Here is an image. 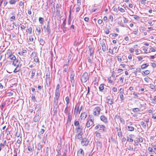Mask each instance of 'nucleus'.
Returning <instances> with one entry per match:
<instances>
[{"instance_id": "nucleus-1", "label": "nucleus", "mask_w": 156, "mask_h": 156, "mask_svg": "<svg viewBox=\"0 0 156 156\" xmlns=\"http://www.w3.org/2000/svg\"><path fill=\"white\" fill-rule=\"evenodd\" d=\"M60 97L59 91H55V97L54 98L53 111L54 113H57V109L58 108V100Z\"/></svg>"}, {"instance_id": "nucleus-2", "label": "nucleus", "mask_w": 156, "mask_h": 156, "mask_svg": "<svg viewBox=\"0 0 156 156\" xmlns=\"http://www.w3.org/2000/svg\"><path fill=\"white\" fill-rule=\"evenodd\" d=\"M94 119L93 116L92 115H89V117L87 119V121L86 124V126L89 128L90 126L92 127L94 126Z\"/></svg>"}, {"instance_id": "nucleus-3", "label": "nucleus", "mask_w": 156, "mask_h": 156, "mask_svg": "<svg viewBox=\"0 0 156 156\" xmlns=\"http://www.w3.org/2000/svg\"><path fill=\"white\" fill-rule=\"evenodd\" d=\"M81 80L82 82L85 83L89 80V76L87 72L84 73L81 76Z\"/></svg>"}, {"instance_id": "nucleus-4", "label": "nucleus", "mask_w": 156, "mask_h": 156, "mask_svg": "<svg viewBox=\"0 0 156 156\" xmlns=\"http://www.w3.org/2000/svg\"><path fill=\"white\" fill-rule=\"evenodd\" d=\"M101 110L99 106L95 107L93 110V114L94 116H98L100 114Z\"/></svg>"}, {"instance_id": "nucleus-5", "label": "nucleus", "mask_w": 156, "mask_h": 156, "mask_svg": "<svg viewBox=\"0 0 156 156\" xmlns=\"http://www.w3.org/2000/svg\"><path fill=\"white\" fill-rule=\"evenodd\" d=\"M43 28L45 32L47 33L48 34H49L51 33L50 26V23L48 22L47 23V27L44 26Z\"/></svg>"}, {"instance_id": "nucleus-6", "label": "nucleus", "mask_w": 156, "mask_h": 156, "mask_svg": "<svg viewBox=\"0 0 156 156\" xmlns=\"http://www.w3.org/2000/svg\"><path fill=\"white\" fill-rule=\"evenodd\" d=\"M95 129L96 130H102L103 131H105V127L103 125L98 124L95 127Z\"/></svg>"}, {"instance_id": "nucleus-7", "label": "nucleus", "mask_w": 156, "mask_h": 156, "mask_svg": "<svg viewBox=\"0 0 156 156\" xmlns=\"http://www.w3.org/2000/svg\"><path fill=\"white\" fill-rule=\"evenodd\" d=\"M89 140L86 138H84L82 139L81 141V144L83 146H87L88 144Z\"/></svg>"}, {"instance_id": "nucleus-8", "label": "nucleus", "mask_w": 156, "mask_h": 156, "mask_svg": "<svg viewBox=\"0 0 156 156\" xmlns=\"http://www.w3.org/2000/svg\"><path fill=\"white\" fill-rule=\"evenodd\" d=\"M72 116L71 114H70V113H68V119L67 123L66 124V127L69 126L70 124V122L72 119Z\"/></svg>"}, {"instance_id": "nucleus-9", "label": "nucleus", "mask_w": 156, "mask_h": 156, "mask_svg": "<svg viewBox=\"0 0 156 156\" xmlns=\"http://www.w3.org/2000/svg\"><path fill=\"white\" fill-rule=\"evenodd\" d=\"M83 127L82 125L79 126L75 129L76 133H83Z\"/></svg>"}, {"instance_id": "nucleus-10", "label": "nucleus", "mask_w": 156, "mask_h": 156, "mask_svg": "<svg viewBox=\"0 0 156 156\" xmlns=\"http://www.w3.org/2000/svg\"><path fill=\"white\" fill-rule=\"evenodd\" d=\"M78 156H84V152L83 150L80 148L77 151Z\"/></svg>"}, {"instance_id": "nucleus-11", "label": "nucleus", "mask_w": 156, "mask_h": 156, "mask_svg": "<svg viewBox=\"0 0 156 156\" xmlns=\"http://www.w3.org/2000/svg\"><path fill=\"white\" fill-rule=\"evenodd\" d=\"M12 65L16 66H19L20 64V62L16 58L15 60L13 61Z\"/></svg>"}, {"instance_id": "nucleus-12", "label": "nucleus", "mask_w": 156, "mask_h": 156, "mask_svg": "<svg viewBox=\"0 0 156 156\" xmlns=\"http://www.w3.org/2000/svg\"><path fill=\"white\" fill-rule=\"evenodd\" d=\"M107 103L110 105H112L113 103V100L110 97H107Z\"/></svg>"}, {"instance_id": "nucleus-13", "label": "nucleus", "mask_w": 156, "mask_h": 156, "mask_svg": "<svg viewBox=\"0 0 156 156\" xmlns=\"http://www.w3.org/2000/svg\"><path fill=\"white\" fill-rule=\"evenodd\" d=\"M88 48L90 52V56L93 57V56L94 55V51L92 47L91 46H89Z\"/></svg>"}, {"instance_id": "nucleus-14", "label": "nucleus", "mask_w": 156, "mask_h": 156, "mask_svg": "<svg viewBox=\"0 0 156 156\" xmlns=\"http://www.w3.org/2000/svg\"><path fill=\"white\" fill-rule=\"evenodd\" d=\"M101 120L105 123L108 122V120L107 118L104 115H102L100 117Z\"/></svg>"}, {"instance_id": "nucleus-15", "label": "nucleus", "mask_w": 156, "mask_h": 156, "mask_svg": "<svg viewBox=\"0 0 156 156\" xmlns=\"http://www.w3.org/2000/svg\"><path fill=\"white\" fill-rule=\"evenodd\" d=\"M101 44L102 47V50L104 51H105L106 49L105 43L104 41H102L101 43Z\"/></svg>"}, {"instance_id": "nucleus-16", "label": "nucleus", "mask_w": 156, "mask_h": 156, "mask_svg": "<svg viewBox=\"0 0 156 156\" xmlns=\"http://www.w3.org/2000/svg\"><path fill=\"white\" fill-rule=\"evenodd\" d=\"M82 134L83 133H78V134L76 136V138L81 140L82 138Z\"/></svg>"}, {"instance_id": "nucleus-17", "label": "nucleus", "mask_w": 156, "mask_h": 156, "mask_svg": "<svg viewBox=\"0 0 156 156\" xmlns=\"http://www.w3.org/2000/svg\"><path fill=\"white\" fill-rule=\"evenodd\" d=\"M6 55H8V58L13 55V53L10 50H8L6 53Z\"/></svg>"}, {"instance_id": "nucleus-18", "label": "nucleus", "mask_w": 156, "mask_h": 156, "mask_svg": "<svg viewBox=\"0 0 156 156\" xmlns=\"http://www.w3.org/2000/svg\"><path fill=\"white\" fill-rule=\"evenodd\" d=\"M40 119L39 116L38 114H36L34 118V120L35 122H37Z\"/></svg>"}, {"instance_id": "nucleus-19", "label": "nucleus", "mask_w": 156, "mask_h": 156, "mask_svg": "<svg viewBox=\"0 0 156 156\" xmlns=\"http://www.w3.org/2000/svg\"><path fill=\"white\" fill-rule=\"evenodd\" d=\"M46 83L47 86L49 87L50 84V78H46Z\"/></svg>"}, {"instance_id": "nucleus-20", "label": "nucleus", "mask_w": 156, "mask_h": 156, "mask_svg": "<svg viewBox=\"0 0 156 156\" xmlns=\"http://www.w3.org/2000/svg\"><path fill=\"white\" fill-rule=\"evenodd\" d=\"M127 129L129 131H133L134 130V128L132 126H127L126 127Z\"/></svg>"}, {"instance_id": "nucleus-21", "label": "nucleus", "mask_w": 156, "mask_h": 156, "mask_svg": "<svg viewBox=\"0 0 156 156\" xmlns=\"http://www.w3.org/2000/svg\"><path fill=\"white\" fill-rule=\"evenodd\" d=\"M80 117L81 119H85L87 117V114L85 112H83L81 114Z\"/></svg>"}, {"instance_id": "nucleus-22", "label": "nucleus", "mask_w": 156, "mask_h": 156, "mask_svg": "<svg viewBox=\"0 0 156 156\" xmlns=\"http://www.w3.org/2000/svg\"><path fill=\"white\" fill-rule=\"evenodd\" d=\"M97 145L98 148H99L100 149H101L102 148V143L100 141H98L97 142Z\"/></svg>"}, {"instance_id": "nucleus-23", "label": "nucleus", "mask_w": 156, "mask_h": 156, "mask_svg": "<svg viewBox=\"0 0 156 156\" xmlns=\"http://www.w3.org/2000/svg\"><path fill=\"white\" fill-rule=\"evenodd\" d=\"M34 147L33 145H31L30 144L29 145L28 147V151L30 152H32L33 150V148Z\"/></svg>"}, {"instance_id": "nucleus-24", "label": "nucleus", "mask_w": 156, "mask_h": 156, "mask_svg": "<svg viewBox=\"0 0 156 156\" xmlns=\"http://www.w3.org/2000/svg\"><path fill=\"white\" fill-rule=\"evenodd\" d=\"M19 0H10L9 2V3L11 5L15 4Z\"/></svg>"}, {"instance_id": "nucleus-25", "label": "nucleus", "mask_w": 156, "mask_h": 156, "mask_svg": "<svg viewBox=\"0 0 156 156\" xmlns=\"http://www.w3.org/2000/svg\"><path fill=\"white\" fill-rule=\"evenodd\" d=\"M65 100L66 102V105L67 106V107H68V105L69 103V98L68 96H67L65 98Z\"/></svg>"}, {"instance_id": "nucleus-26", "label": "nucleus", "mask_w": 156, "mask_h": 156, "mask_svg": "<svg viewBox=\"0 0 156 156\" xmlns=\"http://www.w3.org/2000/svg\"><path fill=\"white\" fill-rule=\"evenodd\" d=\"M148 66L149 64L148 63L144 64L141 66V69H144Z\"/></svg>"}, {"instance_id": "nucleus-27", "label": "nucleus", "mask_w": 156, "mask_h": 156, "mask_svg": "<svg viewBox=\"0 0 156 156\" xmlns=\"http://www.w3.org/2000/svg\"><path fill=\"white\" fill-rule=\"evenodd\" d=\"M22 138H21V137H20L17 140V141H16V143L17 144H19V147L20 146V144H21V142H22Z\"/></svg>"}, {"instance_id": "nucleus-28", "label": "nucleus", "mask_w": 156, "mask_h": 156, "mask_svg": "<svg viewBox=\"0 0 156 156\" xmlns=\"http://www.w3.org/2000/svg\"><path fill=\"white\" fill-rule=\"evenodd\" d=\"M36 72V70L35 69H34L32 72H31V78H33V77L34 76L35 74V73Z\"/></svg>"}, {"instance_id": "nucleus-29", "label": "nucleus", "mask_w": 156, "mask_h": 156, "mask_svg": "<svg viewBox=\"0 0 156 156\" xmlns=\"http://www.w3.org/2000/svg\"><path fill=\"white\" fill-rule=\"evenodd\" d=\"M19 66H16V67L15 68L14 70L13 71V72L14 73H16L20 70V68L18 67Z\"/></svg>"}, {"instance_id": "nucleus-30", "label": "nucleus", "mask_w": 156, "mask_h": 156, "mask_svg": "<svg viewBox=\"0 0 156 156\" xmlns=\"http://www.w3.org/2000/svg\"><path fill=\"white\" fill-rule=\"evenodd\" d=\"M74 71H72L70 76L71 80H74Z\"/></svg>"}, {"instance_id": "nucleus-31", "label": "nucleus", "mask_w": 156, "mask_h": 156, "mask_svg": "<svg viewBox=\"0 0 156 156\" xmlns=\"http://www.w3.org/2000/svg\"><path fill=\"white\" fill-rule=\"evenodd\" d=\"M39 21L40 23L42 24L44 21V19L43 18L40 17L39 18Z\"/></svg>"}, {"instance_id": "nucleus-32", "label": "nucleus", "mask_w": 156, "mask_h": 156, "mask_svg": "<svg viewBox=\"0 0 156 156\" xmlns=\"http://www.w3.org/2000/svg\"><path fill=\"white\" fill-rule=\"evenodd\" d=\"M140 124L145 129L146 128V125L144 122H140Z\"/></svg>"}, {"instance_id": "nucleus-33", "label": "nucleus", "mask_w": 156, "mask_h": 156, "mask_svg": "<svg viewBox=\"0 0 156 156\" xmlns=\"http://www.w3.org/2000/svg\"><path fill=\"white\" fill-rule=\"evenodd\" d=\"M8 58L10 59L12 61H13L15 59L16 57L14 55H12Z\"/></svg>"}, {"instance_id": "nucleus-34", "label": "nucleus", "mask_w": 156, "mask_h": 156, "mask_svg": "<svg viewBox=\"0 0 156 156\" xmlns=\"http://www.w3.org/2000/svg\"><path fill=\"white\" fill-rule=\"evenodd\" d=\"M104 89V84H101L100 85L99 87V89L100 91H102Z\"/></svg>"}, {"instance_id": "nucleus-35", "label": "nucleus", "mask_w": 156, "mask_h": 156, "mask_svg": "<svg viewBox=\"0 0 156 156\" xmlns=\"http://www.w3.org/2000/svg\"><path fill=\"white\" fill-rule=\"evenodd\" d=\"M34 58V61L36 62H39V59L37 56H36L33 58Z\"/></svg>"}, {"instance_id": "nucleus-36", "label": "nucleus", "mask_w": 156, "mask_h": 156, "mask_svg": "<svg viewBox=\"0 0 156 156\" xmlns=\"http://www.w3.org/2000/svg\"><path fill=\"white\" fill-rule=\"evenodd\" d=\"M71 84L72 86L73 87H74L75 86V80H71Z\"/></svg>"}, {"instance_id": "nucleus-37", "label": "nucleus", "mask_w": 156, "mask_h": 156, "mask_svg": "<svg viewBox=\"0 0 156 156\" xmlns=\"http://www.w3.org/2000/svg\"><path fill=\"white\" fill-rule=\"evenodd\" d=\"M133 111L134 112L140 111L139 109L138 108H135L133 109Z\"/></svg>"}, {"instance_id": "nucleus-38", "label": "nucleus", "mask_w": 156, "mask_h": 156, "mask_svg": "<svg viewBox=\"0 0 156 156\" xmlns=\"http://www.w3.org/2000/svg\"><path fill=\"white\" fill-rule=\"evenodd\" d=\"M68 107L67 106H66V108L65 110H64V112L66 114H68V113H69V112L68 111Z\"/></svg>"}, {"instance_id": "nucleus-39", "label": "nucleus", "mask_w": 156, "mask_h": 156, "mask_svg": "<svg viewBox=\"0 0 156 156\" xmlns=\"http://www.w3.org/2000/svg\"><path fill=\"white\" fill-rule=\"evenodd\" d=\"M40 42V44L42 45H43L44 43V41L41 38L39 41Z\"/></svg>"}, {"instance_id": "nucleus-40", "label": "nucleus", "mask_w": 156, "mask_h": 156, "mask_svg": "<svg viewBox=\"0 0 156 156\" xmlns=\"http://www.w3.org/2000/svg\"><path fill=\"white\" fill-rule=\"evenodd\" d=\"M32 28L31 27H30L28 29L27 32L30 34L32 33Z\"/></svg>"}, {"instance_id": "nucleus-41", "label": "nucleus", "mask_w": 156, "mask_h": 156, "mask_svg": "<svg viewBox=\"0 0 156 156\" xmlns=\"http://www.w3.org/2000/svg\"><path fill=\"white\" fill-rule=\"evenodd\" d=\"M74 125L75 126H80L79 125V123L78 121H75L74 122Z\"/></svg>"}, {"instance_id": "nucleus-42", "label": "nucleus", "mask_w": 156, "mask_h": 156, "mask_svg": "<svg viewBox=\"0 0 156 156\" xmlns=\"http://www.w3.org/2000/svg\"><path fill=\"white\" fill-rule=\"evenodd\" d=\"M31 56V57H32L33 58L36 56V54L35 52V51L33 52Z\"/></svg>"}, {"instance_id": "nucleus-43", "label": "nucleus", "mask_w": 156, "mask_h": 156, "mask_svg": "<svg viewBox=\"0 0 156 156\" xmlns=\"http://www.w3.org/2000/svg\"><path fill=\"white\" fill-rule=\"evenodd\" d=\"M87 60L88 62L90 63L91 64L92 63V61L91 59L90 58V57H87Z\"/></svg>"}, {"instance_id": "nucleus-44", "label": "nucleus", "mask_w": 156, "mask_h": 156, "mask_svg": "<svg viewBox=\"0 0 156 156\" xmlns=\"http://www.w3.org/2000/svg\"><path fill=\"white\" fill-rule=\"evenodd\" d=\"M96 136L98 138H100L101 135L100 133L99 132H97L96 133Z\"/></svg>"}, {"instance_id": "nucleus-45", "label": "nucleus", "mask_w": 156, "mask_h": 156, "mask_svg": "<svg viewBox=\"0 0 156 156\" xmlns=\"http://www.w3.org/2000/svg\"><path fill=\"white\" fill-rule=\"evenodd\" d=\"M137 141L139 142H142L143 140L141 137H139L137 139Z\"/></svg>"}, {"instance_id": "nucleus-46", "label": "nucleus", "mask_w": 156, "mask_h": 156, "mask_svg": "<svg viewBox=\"0 0 156 156\" xmlns=\"http://www.w3.org/2000/svg\"><path fill=\"white\" fill-rule=\"evenodd\" d=\"M127 149L130 151H132L133 150V148L131 145H129V146L128 147Z\"/></svg>"}, {"instance_id": "nucleus-47", "label": "nucleus", "mask_w": 156, "mask_h": 156, "mask_svg": "<svg viewBox=\"0 0 156 156\" xmlns=\"http://www.w3.org/2000/svg\"><path fill=\"white\" fill-rule=\"evenodd\" d=\"M119 10L120 12H123L125 11V10L122 8H119Z\"/></svg>"}, {"instance_id": "nucleus-48", "label": "nucleus", "mask_w": 156, "mask_h": 156, "mask_svg": "<svg viewBox=\"0 0 156 156\" xmlns=\"http://www.w3.org/2000/svg\"><path fill=\"white\" fill-rule=\"evenodd\" d=\"M118 60V61L119 62H121L122 61V57L120 56H118L117 57Z\"/></svg>"}, {"instance_id": "nucleus-49", "label": "nucleus", "mask_w": 156, "mask_h": 156, "mask_svg": "<svg viewBox=\"0 0 156 156\" xmlns=\"http://www.w3.org/2000/svg\"><path fill=\"white\" fill-rule=\"evenodd\" d=\"M36 30L39 34L40 33L41 29L40 27H37V28Z\"/></svg>"}, {"instance_id": "nucleus-50", "label": "nucleus", "mask_w": 156, "mask_h": 156, "mask_svg": "<svg viewBox=\"0 0 156 156\" xmlns=\"http://www.w3.org/2000/svg\"><path fill=\"white\" fill-rule=\"evenodd\" d=\"M60 85L59 84H57V86H56V89L55 90L59 91V89L60 88Z\"/></svg>"}, {"instance_id": "nucleus-51", "label": "nucleus", "mask_w": 156, "mask_h": 156, "mask_svg": "<svg viewBox=\"0 0 156 156\" xmlns=\"http://www.w3.org/2000/svg\"><path fill=\"white\" fill-rule=\"evenodd\" d=\"M15 20V17L14 16H12L10 18V21H12L13 20Z\"/></svg>"}, {"instance_id": "nucleus-52", "label": "nucleus", "mask_w": 156, "mask_h": 156, "mask_svg": "<svg viewBox=\"0 0 156 156\" xmlns=\"http://www.w3.org/2000/svg\"><path fill=\"white\" fill-rule=\"evenodd\" d=\"M29 41L30 42H33L34 40L33 38V37L32 36H29Z\"/></svg>"}, {"instance_id": "nucleus-53", "label": "nucleus", "mask_w": 156, "mask_h": 156, "mask_svg": "<svg viewBox=\"0 0 156 156\" xmlns=\"http://www.w3.org/2000/svg\"><path fill=\"white\" fill-rule=\"evenodd\" d=\"M58 6V4L57 5L56 9V12L58 14H59L60 13V10L59 9H58L57 8V6Z\"/></svg>"}, {"instance_id": "nucleus-54", "label": "nucleus", "mask_w": 156, "mask_h": 156, "mask_svg": "<svg viewBox=\"0 0 156 156\" xmlns=\"http://www.w3.org/2000/svg\"><path fill=\"white\" fill-rule=\"evenodd\" d=\"M128 20L125 17H124L123 22L124 23H127L128 22Z\"/></svg>"}, {"instance_id": "nucleus-55", "label": "nucleus", "mask_w": 156, "mask_h": 156, "mask_svg": "<svg viewBox=\"0 0 156 156\" xmlns=\"http://www.w3.org/2000/svg\"><path fill=\"white\" fill-rule=\"evenodd\" d=\"M80 9V5H78V7L76 8V12H79Z\"/></svg>"}, {"instance_id": "nucleus-56", "label": "nucleus", "mask_w": 156, "mask_h": 156, "mask_svg": "<svg viewBox=\"0 0 156 156\" xmlns=\"http://www.w3.org/2000/svg\"><path fill=\"white\" fill-rule=\"evenodd\" d=\"M150 88L151 89H153L155 88V86L153 84H150Z\"/></svg>"}, {"instance_id": "nucleus-57", "label": "nucleus", "mask_w": 156, "mask_h": 156, "mask_svg": "<svg viewBox=\"0 0 156 156\" xmlns=\"http://www.w3.org/2000/svg\"><path fill=\"white\" fill-rule=\"evenodd\" d=\"M124 80V77H120L119 81L121 82V83H122L123 82V80Z\"/></svg>"}, {"instance_id": "nucleus-58", "label": "nucleus", "mask_w": 156, "mask_h": 156, "mask_svg": "<svg viewBox=\"0 0 156 156\" xmlns=\"http://www.w3.org/2000/svg\"><path fill=\"white\" fill-rule=\"evenodd\" d=\"M120 121L121 123L124 124L125 123V121L123 119V118H120Z\"/></svg>"}, {"instance_id": "nucleus-59", "label": "nucleus", "mask_w": 156, "mask_h": 156, "mask_svg": "<svg viewBox=\"0 0 156 156\" xmlns=\"http://www.w3.org/2000/svg\"><path fill=\"white\" fill-rule=\"evenodd\" d=\"M108 81L109 83H113V81L112 80H111V77H110L108 78Z\"/></svg>"}, {"instance_id": "nucleus-60", "label": "nucleus", "mask_w": 156, "mask_h": 156, "mask_svg": "<svg viewBox=\"0 0 156 156\" xmlns=\"http://www.w3.org/2000/svg\"><path fill=\"white\" fill-rule=\"evenodd\" d=\"M120 96V98L121 99V101H123L124 99L123 95H120V96Z\"/></svg>"}, {"instance_id": "nucleus-61", "label": "nucleus", "mask_w": 156, "mask_h": 156, "mask_svg": "<svg viewBox=\"0 0 156 156\" xmlns=\"http://www.w3.org/2000/svg\"><path fill=\"white\" fill-rule=\"evenodd\" d=\"M151 103L154 104H155L156 102V101L154 99H151Z\"/></svg>"}, {"instance_id": "nucleus-62", "label": "nucleus", "mask_w": 156, "mask_h": 156, "mask_svg": "<svg viewBox=\"0 0 156 156\" xmlns=\"http://www.w3.org/2000/svg\"><path fill=\"white\" fill-rule=\"evenodd\" d=\"M145 74L148 75L150 73V71L148 70L145 71Z\"/></svg>"}, {"instance_id": "nucleus-63", "label": "nucleus", "mask_w": 156, "mask_h": 156, "mask_svg": "<svg viewBox=\"0 0 156 156\" xmlns=\"http://www.w3.org/2000/svg\"><path fill=\"white\" fill-rule=\"evenodd\" d=\"M44 132V129H41V130L40 132V133H41V134H43Z\"/></svg>"}, {"instance_id": "nucleus-64", "label": "nucleus", "mask_w": 156, "mask_h": 156, "mask_svg": "<svg viewBox=\"0 0 156 156\" xmlns=\"http://www.w3.org/2000/svg\"><path fill=\"white\" fill-rule=\"evenodd\" d=\"M14 153L13 156H17V151L16 150V149L14 150Z\"/></svg>"}]
</instances>
